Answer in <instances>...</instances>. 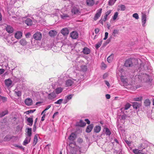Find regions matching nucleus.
Wrapping results in <instances>:
<instances>
[{
	"mask_svg": "<svg viewBox=\"0 0 154 154\" xmlns=\"http://www.w3.org/2000/svg\"><path fill=\"white\" fill-rule=\"evenodd\" d=\"M63 88L61 87L57 88L55 90V92L57 94L61 93L63 91Z\"/></svg>",
	"mask_w": 154,
	"mask_h": 154,
	"instance_id": "c85d7f7f",
	"label": "nucleus"
},
{
	"mask_svg": "<svg viewBox=\"0 0 154 154\" xmlns=\"http://www.w3.org/2000/svg\"><path fill=\"white\" fill-rule=\"evenodd\" d=\"M24 102L26 105L29 106L32 105V101L31 99L28 98L25 99Z\"/></svg>",
	"mask_w": 154,
	"mask_h": 154,
	"instance_id": "6e6552de",
	"label": "nucleus"
},
{
	"mask_svg": "<svg viewBox=\"0 0 154 154\" xmlns=\"http://www.w3.org/2000/svg\"><path fill=\"white\" fill-rule=\"evenodd\" d=\"M127 115H126L125 114H123L121 116V119L122 120H124L125 119Z\"/></svg>",
	"mask_w": 154,
	"mask_h": 154,
	"instance_id": "4d7b16f0",
	"label": "nucleus"
},
{
	"mask_svg": "<svg viewBox=\"0 0 154 154\" xmlns=\"http://www.w3.org/2000/svg\"><path fill=\"white\" fill-rule=\"evenodd\" d=\"M85 120L88 124H90V122L88 119H86Z\"/></svg>",
	"mask_w": 154,
	"mask_h": 154,
	"instance_id": "774afa93",
	"label": "nucleus"
},
{
	"mask_svg": "<svg viewBox=\"0 0 154 154\" xmlns=\"http://www.w3.org/2000/svg\"><path fill=\"white\" fill-rule=\"evenodd\" d=\"M133 152L135 154H139V150L138 149H135L133 150Z\"/></svg>",
	"mask_w": 154,
	"mask_h": 154,
	"instance_id": "a18cd8bd",
	"label": "nucleus"
},
{
	"mask_svg": "<svg viewBox=\"0 0 154 154\" xmlns=\"http://www.w3.org/2000/svg\"><path fill=\"white\" fill-rule=\"evenodd\" d=\"M31 139V137H26L23 142V145L24 146H26L30 142Z\"/></svg>",
	"mask_w": 154,
	"mask_h": 154,
	"instance_id": "ddd939ff",
	"label": "nucleus"
},
{
	"mask_svg": "<svg viewBox=\"0 0 154 154\" xmlns=\"http://www.w3.org/2000/svg\"><path fill=\"white\" fill-rule=\"evenodd\" d=\"M141 148H143V149H145L144 146H143V144H140V146L138 147V148L139 149H141Z\"/></svg>",
	"mask_w": 154,
	"mask_h": 154,
	"instance_id": "0e129e2a",
	"label": "nucleus"
},
{
	"mask_svg": "<svg viewBox=\"0 0 154 154\" xmlns=\"http://www.w3.org/2000/svg\"><path fill=\"white\" fill-rule=\"evenodd\" d=\"M86 3L88 5L92 6L94 3V0H87L86 1Z\"/></svg>",
	"mask_w": 154,
	"mask_h": 154,
	"instance_id": "4be33fe9",
	"label": "nucleus"
},
{
	"mask_svg": "<svg viewBox=\"0 0 154 154\" xmlns=\"http://www.w3.org/2000/svg\"><path fill=\"white\" fill-rule=\"evenodd\" d=\"M5 29L6 31L9 33H11L14 31L13 28L10 25H7Z\"/></svg>",
	"mask_w": 154,
	"mask_h": 154,
	"instance_id": "9d476101",
	"label": "nucleus"
},
{
	"mask_svg": "<svg viewBox=\"0 0 154 154\" xmlns=\"http://www.w3.org/2000/svg\"><path fill=\"white\" fill-rule=\"evenodd\" d=\"M72 94H70L68 96H65V98L68 101H69V100L72 99Z\"/></svg>",
	"mask_w": 154,
	"mask_h": 154,
	"instance_id": "49530a36",
	"label": "nucleus"
},
{
	"mask_svg": "<svg viewBox=\"0 0 154 154\" xmlns=\"http://www.w3.org/2000/svg\"><path fill=\"white\" fill-rule=\"evenodd\" d=\"M81 68L82 70L83 71H85L87 70V66L85 65H82L81 66Z\"/></svg>",
	"mask_w": 154,
	"mask_h": 154,
	"instance_id": "a19ab883",
	"label": "nucleus"
},
{
	"mask_svg": "<svg viewBox=\"0 0 154 154\" xmlns=\"http://www.w3.org/2000/svg\"><path fill=\"white\" fill-rule=\"evenodd\" d=\"M131 106V105L130 103H127L125 105L124 107L121 108V110L122 111L127 110L130 108Z\"/></svg>",
	"mask_w": 154,
	"mask_h": 154,
	"instance_id": "4468645a",
	"label": "nucleus"
},
{
	"mask_svg": "<svg viewBox=\"0 0 154 154\" xmlns=\"http://www.w3.org/2000/svg\"><path fill=\"white\" fill-rule=\"evenodd\" d=\"M38 135L37 134H36L35 135L33 140V146H35L37 143L38 141Z\"/></svg>",
	"mask_w": 154,
	"mask_h": 154,
	"instance_id": "473e14b6",
	"label": "nucleus"
},
{
	"mask_svg": "<svg viewBox=\"0 0 154 154\" xmlns=\"http://www.w3.org/2000/svg\"><path fill=\"white\" fill-rule=\"evenodd\" d=\"M111 11H112L111 10H109L105 13V15L104 16L103 19V21L105 22L107 20L108 16L111 13Z\"/></svg>",
	"mask_w": 154,
	"mask_h": 154,
	"instance_id": "6ab92c4d",
	"label": "nucleus"
},
{
	"mask_svg": "<svg viewBox=\"0 0 154 154\" xmlns=\"http://www.w3.org/2000/svg\"><path fill=\"white\" fill-rule=\"evenodd\" d=\"M63 99H60L58 100H57V101L54 102V103L56 104H61L63 101Z\"/></svg>",
	"mask_w": 154,
	"mask_h": 154,
	"instance_id": "37998d69",
	"label": "nucleus"
},
{
	"mask_svg": "<svg viewBox=\"0 0 154 154\" xmlns=\"http://www.w3.org/2000/svg\"><path fill=\"white\" fill-rule=\"evenodd\" d=\"M35 111V110H29V111H28L26 112V114H29V113H32L34 112Z\"/></svg>",
	"mask_w": 154,
	"mask_h": 154,
	"instance_id": "864d4df0",
	"label": "nucleus"
},
{
	"mask_svg": "<svg viewBox=\"0 0 154 154\" xmlns=\"http://www.w3.org/2000/svg\"><path fill=\"white\" fill-rule=\"evenodd\" d=\"M121 10L122 11H125L126 9V7L124 5H121L120 6Z\"/></svg>",
	"mask_w": 154,
	"mask_h": 154,
	"instance_id": "3c124183",
	"label": "nucleus"
},
{
	"mask_svg": "<svg viewBox=\"0 0 154 154\" xmlns=\"http://www.w3.org/2000/svg\"><path fill=\"white\" fill-rule=\"evenodd\" d=\"M69 101L67 100L65 97V99L63 101V103L64 104H66V103L67 102H68Z\"/></svg>",
	"mask_w": 154,
	"mask_h": 154,
	"instance_id": "69168bd1",
	"label": "nucleus"
},
{
	"mask_svg": "<svg viewBox=\"0 0 154 154\" xmlns=\"http://www.w3.org/2000/svg\"><path fill=\"white\" fill-rule=\"evenodd\" d=\"M103 132L106 136H109L111 134V132L109 129L107 128H104L103 129Z\"/></svg>",
	"mask_w": 154,
	"mask_h": 154,
	"instance_id": "f8f14e48",
	"label": "nucleus"
},
{
	"mask_svg": "<svg viewBox=\"0 0 154 154\" xmlns=\"http://www.w3.org/2000/svg\"><path fill=\"white\" fill-rule=\"evenodd\" d=\"M8 111L7 110H5L4 111L0 113V117L1 118L8 114Z\"/></svg>",
	"mask_w": 154,
	"mask_h": 154,
	"instance_id": "c9c22d12",
	"label": "nucleus"
},
{
	"mask_svg": "<svg viewBox=\"0 0 154 154\" xmlns=\"http://www.w3.org/2000/svg\"><path fill=\"white\" fill-rule=\"evenodd\" d=\"M5 71V70L3 69H0V74H3Z\"/></svg>",
	"mask_w": 154,
	"mask_h": 154,
	"instance_id": "052dcab7",
	"label": "nucleus"
},
{
	"mask_svg": "<svg viewBox=\"0 0 154 154\" xmlns=\"http://www.w3.org/2000/svg\"><path fill=\"white\" fill-rule=\"evenodd\" d=\"M0 98L1 99L2 101V102L4 103L6 102L7 101V98L5 97L2 96L0 95Z\"/></svg>",
	"mask_w": 154,
	"mask_h": 154,
	"instance_id": "ea45409f",
	"label": "nucleus"
},
{
	"mask_svg": "<svg viewBox=\"0 0 154 154\" xmlns=\"http://www.w3.org/2000/svg\"><path fill=\"white\" fill-rule=\"evenodd\" d=\"M124 65L127 67H131L133 65L132 60L129 59L126 60L125 62Z\"/></svg>",
	"mask_w": 154,
	"mask_h": 154,
	"instance_id": "0eeeda50",
	"label": "nucleus"
},
{
	"mask_svg": "<svg viewBox=\"0 0 154 154\" xmlns=\"http://www.w3.org/2000/svg\"><path fill=\"white\" fill-rule=\"evenodd\" d=\"M75 81L77 82L80 81L79 79H72V80L69 79L66 80V87H69L71 86L74 83V81Z\"/></svg>",
	"mask_w": 154,
	"mask_h": 154,
	"instance_id": "20e7f679",
	"label": "nucleus"
},
{
	"mask_svg": "<svg viewBox=\"0 0 154 154\" xmlns=\"http://www.w3.org/2000/svg\"><path fill=\"white\" fill-rule=\"evenodd\" d=\"M106 98L107 99H109L110 98V95L109 94H106Z\"/></svg>",
	"mask_w": 154,
	"mask_h": 154,
	"instance_id": "338daca9",
	"label": "nucleus"
},
{
	"mask_svg": "<svg viewBox=\"0 0 154 154\" xmlns=\"http://www.w3.org/2000/svg\"><path fill=\"white\" fill-rule=\"evenodd\" d=\"M13 137H14V136L11 137V136H6L4 138V140H5L9 141L11 139H12Z\"/></svg>",
	"mask_w": 154,
	"mask_h": 154,
	"instance_id": "58836bf2",
	"label": "nucleus"
},
{
	"mask_svg": "<svg viewBox=\"0 0 154 154\" xmlns=\"http://www.w3.org/2000/svg\"><path fill=\"white\" fill-rule=\"evenodd\" d=\"M42 35L40 32H36L33 35V38L36 40L40 41L42 38Z\"/></svg>",
	"mask_w": 154,
	"mask_h": 154,
	"instance_id": "f03ea898",
	"label": "nucleus"
},
{
	"mask_svg": "<svg viewBox=\"0 0 154 154\" xmlns=\"http://www.w3.org/2000/svg\"><path fill=\"white\" fill-rule=\"evenodd\" d=\"M151 102L150 100L148 99H146L144 101V103L145 106H149Z\"/></svg>",
	"mask_w": 154,
	"mask_h": 154,
	"instance_id": "e433bc0d",
	"label": "nucleus"
},
{
	"mask_svg": "<svg viewBox=\"0 0 154 154\" xmlns=\"http://www.w3.org/2000/svg\"><path fill=\"white\" fill-rule=\"evenodd\" d=\"M119 30L118 29H115L113 32L112 35L113 36L115 37L116 36V34H119Z\"/></svg>",
	"mask_w": 154,
	"mask_h": 154,
	"instance_id": "4c0bfd02",
	"label": "nucleus"
},
{
	"mask_svg": "<svg viewBox=\"0 0 154 154\" xmlns=\"http://www.w3.org/2000/svg\"><path fill=\"white\" fill-rule=\"evenodd\" d=\"M102 44V42H99L95 45V48L97 49H98L101 46Z\"/></svg>",
	"mask_w": 154,
	"mask_h": 154,
	"instance_id": "c03bdc74",
	"label": "nucleus"
},
{
	"mask_svg": "<svg viewBox=\"0 0 154 154\" xmlns=\"http://www.w3.org/2000/svg\"><path fill=\"white\" fill-rule=\"evenodd\" d=\"M78 34L75 31H73L70 34L71 37L73 39H76L78 37Z\"/></svg>",
	"mask_w": 154,
	"mask_h": 154,
	"instance_id": "9b49d317",
	"label": "nucleus"
},
{
	"mask_svg": "<svg viewBox=\"0 0 154 154\" xmlns=\"http://www.w3.org/2000/svg\"><path fill=\"white\" fill-rule=\"evenodd\" d=\"M136 79L138 78L139 81L142 82H147L149 81V75L144 73H140L135 76Z\"/></svg>",
	"mask_w": 154,
	"mask_h": 154,
	"instance_id": "f257e3e1",
	"label": "nucleus"
},
{
	"mask_svg": "<svg viewBox=\"0 0 154 154\" xmlns=\"http://www.w3.org/2000/svg\"><path fill=\"white\" fill-rule=\"evenodd\" d=\"M27 121L28 122L27 124L28 125L30 126H32L33 124V120L32 118H28L27 119Z\"/></svg>",
	"mask_w": 154,
	"mask_h": 154,
	"instance_id": "393cba45",
	"label": "nucleus"
},
{
	"mask_svg": "<svg viewBox=\"0 0 154 154\" xmlns=\"http://www.w3.org/2000/svg\"><path fill=\"white\" fill-rule=\"evenodd\" d=\"M86 123L84 122L82 120H80L79 122H78L76 123V125L80 126L83 127L86 125Z\"/></svg>",
	"mask_w": 154,
	"mask_h": 154,
	"instance_id": "aec40b11",
	"label": "nucleus"
},
{
	"mask_svg": "<svg viewBox=\"0 0 154 154\" xmlns=\"http://www.w3.org/2000/svg\"><path fill=\"white\" fill-rule=\"evenodd\" d=\"M20 44L23 45L24 46L27 44V42L25 39L23 38L21 39L20 41Z\"/></svg>",
	"mask_w": 154,
	"mask_h": 154,
	"instance_id": "f704fd0d",
	"label": "nucleus"
},
{
	"mask_svg": "<svg viewBox=\"0 0 154 154\" xmlns=\"http://www.w3.org/2000/svg\"><path fill=\"white\" fill-rule=\"evenodd\" d=\"M25 23L27 25L30 26L32 24L33 22L31 19L28 18L25 20Z\"/></svg>",
	"mask_w": 154,
	"mask_h": 154,
	"instance_id": "5701e85b",
	"label": "nucleus"
},
{
	"mask_svg": "<svg viewBox=\"0 0 154 154\" xmlns=\"http://www.w3.org/2000/svg\"><path fill=\"white\" fill-rule=\"evenodd\" d=\"M71 12L72 14L77 15H79L81 11L78 7L74 6L71 9Z\"/></svg>",
	"mask_w": 154,
	"mask_h": 154,
	"instance_id": "7ed1b4c3",
	"label": "nucleus"
},
{
	"mask_svg": "<svg viewBox=\"0 0 154 154\" xmlns=\"http://www.w3.org/2000/svg\"><path fill=\"white\" fill-rule=\"evenodd\" d=\"M141 104L137 102H134L132 103V106L134 108L137 109L141 106Z\"/></svg>",
	"mask_w": 154,
	"mask_h": 154,
	"instance_id": "2eb2a0df",
	"label": "nucleus"
},
{
	"mask_svg": "<svg viewBox=\"0 0 154 154\" xmlns=\"http://www.w3.org/2000/svg\"><path fill=\"white\" fill-rule=\"evenodd\" d=\"M116 2L114 0H109L108 2V4L109 5L112 6Z\"/></svg>",
	"mask_w": 154,
	"mask_h": 154,
	"instance_id": "79ce46f5",
	"label": "nucleus"
},
{
	"mask_svg": "<svg viewBox=\"0 0 154 154\" xmlns=\"http://www.w3.org/2000/svg\"><path fill=\"white\" fill-rule=\"evenodd\" d=\"M146 16L144 14H142L141 18L142 23L143 26H145L146 21Z\"/></svg>",
	"mask_w": 154,
	"mask_h": 154,
	"instance_id": "423d86ee",
	"label": "nucleus"
},
{
	"mask_svg": "<svg viewBox=\"0 0 154 154\" xmlns=\"http://www.w3.org/2000/svg\"><path fill=\"white\" fill-rule=\"evenodd\" d=\"M45 115L44 114L42 116L41 118V120L42 121H43L45 120Z\"/></svg>",
	"mask_w": 154,
	"mask_h": 154,
	"instance_id": "e2e57ef3",
	"label": "nucleus"
},
{
	"mask_svg": "<svg viewBox=\"0 0 154 154\" xmlns=\"http://www.w3.org/2000/svg\"><path fill=\"white\" fill-rule=\"evenodd\" d=\"M134 100L135 101H140L142 100V98L136 97L134 99Z\"/></svg>",
	"mask_w": 154,
	"mask_h": 154,
	"instance_id": "603ef678",
	"label": "nucleus"
},
{
	"mask_svg": "<svg viewBox=\"0 0 154 154\" xmlns=\"http://www.w3.org/2000/svg\"><path fill=\"white\" fill-rule=\"evenodd\" d=\"M118 129H119V130L121 131H124V128L122 126H118Z\"/></svg>",
	"mask_w": 154,
	"mask_h": 154,
	"instance_id": "5fc2aeb1",
	"label": "nucleus"
},
{
	"mask_svg": "<svg viewBox=\"0 0 154 154\" xmlns=\"http://www.w3.org/2000/svg\"><path fill=\"white\" fill-rule=\"evenodd\" d=\"M60 17L62 19L64 20H66L70 17L69 15L67 14H63L60 15Z\"/></svg>",
	"mask_w": 154,
	"mask_h": 154,
	"instance_id": "cd10ccee",
	"label": "nucleus"
},
{
	"mask_svg": "<svg viewBox=\"0 0 154 154\" xmlns=\"http://www.w3.org/2000/svg\"><path fill=\"white\" fill-rule=\"evenodd\" d=\"M14 92L17 97H20L21 96L22 93L20 91L15 89L14 90Z\"/></svg>",
	"mask_w": 154,
	"mask_h": 154,
	"instance_id": "7c9ffc66",
	"label": "nucleus"
},
{
	"mask_svg": "<svg viewBox=\"0 0 154 154\" xmlns=\"http://www.w3.org/2000/svg\"><path fill=\"white\" fill-rule=\"evenodd\" d=\"M57 33V32L55 31L54 30H50L49 32V34L50 36H54L56 35Z\"/></svg>",
	"mask_w": 154,
	"mask_h": 154,
	"instance_id": "72a5a7b5",
	"label": "nucleus"
},
{
	"mask_svg": "<svg viewBox=\"0 0 154 154\" xmlns=\"http://www.w3.org/2000/svg\"><path fill=\"white\" fill-rule=\"evenodd\" d=\"M102 9L100 8L98 10L95 14L94 19V20H97L98 18L100 16L102 12Z\"/></svg>",
	"mask_w": 154,
	"mask_h": 154,
	"instance_id": "39448f33",
	"label": "nucleus"
},
{
	"mask_svg": "<svg viewBox=\"0 0 154 154\" xmlns=\"http://www.w3.org/2000/svg\"><path fill=\"white\" fill-rule=\"evenodd\" d=\"M61 32L63 35H66L69 34V31L67 28H65L61 30Z\"/></svg>",
	"mask_w": 154,
	"mask_h": 154,
	"instance_id": "dca6fc26",
	"label": "nucleus"
},
{
	"mask_svg": "<svg viewBox=\"0 0 154 154\" xmlns=\"http://www.w3.org/2000/svg\"><path fill=\"white\" fill-rule=\"evenodd\" d=\"M114 57L113 54H111L110 56L108 57L107 58V60L109 63L111 62L113 60Z\"/></svg>",
	"mask_w": 154,
	"mask_h": 154,
	"instance_id": "2f4dec72",
	"label": "nucleus"
},
{
	"mask_svg": "<svg viewBox=\"0 0 154 154\" xmlns=\"http://www.w3.org/2000/svg\"><path fill=\"white\" fill-rule=\"evenodd\" d=\"M99 32V29L98 28H96L95 29V32L96 34H97Z\"/></svg>",
	"mask_w": 154,
	"mask_h": 154,
	"instance_id": "680f3d73",
	"label": "nucleus"
},
{
	"mask_svg": "<svg viewBox=\"0 0 154 154\" xmlns=\"http://www.w3.org/2000/svg\"><path fill=\"white\" fill-rule=\"evenodd\" d=\"M76 151L75 148L72 149L71 151V154H76Z\"/></svg>",
	"mask_w": 154,
	"mask_h": 154,
	"instance_id": "8fccbe9b",
	"label": "nucleus"
},
{
	"mask_svg": "<svg viewBox=\"0 0 154 154\" xmlns=\"http://www.w3.org/2000/svg\"><path fill=\"white\" fill-rule=\"evenodd\" d=\"M76 137V134L73 133H72L69 136L68 139L71 141L74 140Z\"/></svg>",
	"mask_w": 154,
	"mask_h": 154,
	"instance_id": "f3484780",
	"label": "nucleus"
},
{
	"mask_svg": "<svg viewBox=\"0 0 154 154\" xmlns=\"http://www.w3.org/2000/svg\"><path fill=\"white\" fill-rule=\"evenodd\" d=\"M108 74L107 73H105L103 75V79H106L108 76Z\"/></svg>",
	"mask_w": 154,
	"mask_h": 154,
	"instance_id": "bf43d9fd",
	"label": "nucleus"
},
{
	"mask_svg": "<svg viewBox=\"0 0 154 154\" xmlns=\"http://www.w3.org/2000/svg\"><path fill=\"white\" fill-rule=\"evenodd\" d=\"M108 35V32H106L105 33V37L103 38V39L104 40H106L107 38Z\"/></svg>",
	"mask_w": 154,
	"mask_h": 154,
	"instance_id": "6e6d98bb",
	"label": "nucleus"
},
{
	"mask_svg": "<svg viewBox=\"0 0 154 154\" xmlns=\"http://www.w3.org/2000/svg\"><path fill=\"white\" fill-rule=\"evenodd\" d=\"M5 83L7 86L9 87L11 85L12 82L11 79H8L5 80Z\"/></svg>",
	"mask_w": 154,
	"mask_h": 154,
	"instance_id": "412c9836",
	"label": "nucleus"
},
{
	"mask_svg": "<svg viewBox=\"0 0 154 154\" xmlns=\"http://www.w3.org/2000/svg\"><path fill=\"white\" fill-rule=\"evenodd\" d=\"M105 82L106 84L107 85L108 87H109L110 86V85L109 82L107 81H105Z\"/></svg>",
	"mask_w": 154,
	"mask_h": 154,
	"instance_id": "13d9d810",
	"label": "nucleus"
},
{
	"mask_svg": "<svg viewBox=\"0 0 154 154\" xmlns=\"http://www.w3.org/2000/svg\"><path fill=\"white\" fill-rule=\"evenodd\" d=\"M101 129V127L100 126H97L95 127L94 129V131L96 133L99 132Z\"/></svg>",
	"mask_w": 154,
	"mask_h": 154,
	"instance_id": "c756f323",
	"label": "nucleus"
},
{
	"mask_svg": "<svg viewBox=\"0 0 154 154\" xmlns=\"http://www.w3.org/2000/svg\"><path fill=\"white\" fill-rule=\"evenodd\" d=\"M27 133V136L31 137L32 135V128H28L27 131H26Z\"/></svg>",
	"mask_w": 154,
	"mask_h": 154,
	"instance_id": "bb28decb",
	"label": "nucleus"
},
{
	"mask_svg": "<svg viewBox=\"0 0 154 154\" xmlns=\"http://www.w3.org/2000/svg\"><path fill=\"white\" fill-rule=\"evenodd\" d=\"M93 128V125H88L86 129V131L88 133L90 132L92 130Z\"/></svg>",
	"mask_w": 154,
	"mask_h": 154,
	"instance_id": "a878e982",
	"label": "nucleus"
},
{
	"mask_svg": "<svg viewBox=\"0 0 154 154\" xmlns=\"http://www.w3.org/2000/svg\"><path fill=\"white\" fill-rule=\"evenodd\" d=\"M118 15V13L117 12H116L114 14L113 17V19L114 20L116 19Z\"/></svg>",
	"mask_w": 154,
	"mask_h": 154,
	"instance_id": "de8ad7c7",
	"label": "nucleus"
},
{
	"mask_svg": "<svg viewBox=\"0 0 154 154\" xmlns=\"http://www.w3.org/2000/svg\"><path fill=\"white\" fill-rule=\"evenodd\" d=\"M56 97V95L55 93L53 92L48 94V98L49 100H52L54 99Z\"/></svg>",
	"mask_w": 154,
	"mask_h": 154,
	"instance_id": "1a4fd4ad",
	"label": "nucleus"
},
{
	"mask_svg": "<svg viewBox=\"0 0 154 154\" xmlns=\"http://www.w3.org/2000/svg\"><path fill=\"white\" fill-rule=\"evenodd\" d=\"M22 36V33L20 31H18L15 34V37L17 39H19Z\"/></svg>",
	"mask_w": 154,
	"mask_h": 154,
	"instance_id": "a211bd4d",
	"label": "nucleus"
},
{
	"mask_svg": "<svg viewBox=\"0 0 154 154\" xmlns=\"http://www.w3.org/2000/svg\"><path fill=\"white\" fill-rule=\"evenodd\" d=\"M133 17L135 18L136 19H139V16L137 13H134L133 14Z\"/></svg>",
	"mask_w": 154,
	"mask_h": 154,
	"instance_id": "09e8293b",
	"label": "nucleus"
},
{
	"mask_svg": "<svg viewBox=\"0 0 154 154\" xmlns=\"http://www.w3.org/2000/svg\"><path fill=\"white\" fill-rule=\"evenodd\" d=\"M82 52L84 54H89L90 52V50L87 47H85L83 49Z\"/></svg>",
	"mask_w": 154,
	"mask_h": 154,
	"instance_id": "b1692460",
	"label": "nucleus"
}]
</instances>
